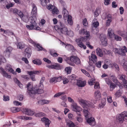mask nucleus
Returning a JSON list of instances; mask_svg holds the SVG:
<instances>
[{
  "instance_id": "14",
  "label": "nucleus",
  "mask_w": 127,
  "mask_h": 127,
  "mask_svg": "<svg viewBox=\"0 0 127 127\" xmlns=\"http://www.w3.org/2000/svg\"><path fill=\"white\" fill-rule=\"evenodd\" d=\"M79 33L80 35H85L86 37H89L90 36L89 32L88 31L85 29H83L79 31Z\"/></svg>"
},
{
  "instance_id": "2",
  "label": "nucleus",
  "mask_w": 127,
  "mask_h": 127,
  "mask_svg": "<svg viewBox=\"0 0 127 127\" xmlns=\"http://www.w3.org/2000/svg\"><path fill=\"white\" fill-rule=\"evenodd\" d=\"M38 89L33 88L31 86V84L30 83H28L27 86V88L28 91V93L31 96L32 95H34L36 94H41L44 93V91L43 90V88H41V86H39Z\"/></svg>"
},
{
  "instance_id": "1",
  "label": "nucleus",
  "mask_w": 127,
  "mask_h": 127,
  "mask_svg": "<svg viewBox=\"0 0 127 127\" xmlns=\"http://www.w3.org/2000/svg\"><path fill=\"white\" fill-rule=\"evenodd\" d=\"M32 14L33 16H31L30 18L32 20L31 22L30 25H26V27L29 30H40L41 29L37 25V24L35 21L36 16L37 12V8L35 5L34 4H32Z\"/></svg>"
},
{
  "instance_id": "10",
  "label": "nucleus",
  "mask_w": 127,
  "mask_h": 127,
  "mask_svg": "<svg viewBox=\"0 0 127 127\" xmlns=\"http://www.w3.org/2000/svg\"><path fill=\"white\" fill-rule=\"evenodd\" d=\"M100 38L102 44L104 46H106L107 44V39L106 36L100 34Z\"/></svg>"
},
{
  "instance_id": "19",
  "label": "nucleus",
  "mask_w": 127,
  "mask_h": 127,
  "mask_svg": "<svg viewBox=\"0 0 127 127\" xmlns=\"http://www.w3.org/2000/svg\"><path fill=\"white\" fill-rule=\"evenodd\" d=\"M0 70L1 73L4 77H5L6 78H11V76L8 75L2 68L1 67L0 68Z\"/></svg>"
},
{
  "instance_id": "5",
  "label": "nucleus",
  "mask_w": 127,
  "mask_h": 127,
  "mask_svg": "<svg viewBox=\"0 0 127 127\" xmlns=\"http://www.w3.org/2000/svg\"><path fill=\"white\" fill-rule=\"evenodd\" d=\"M66 62L67 64L72 66H74V63L78 65L80 64L81 62L79 58L74 56H72L67 58Z\"/></svg>"
},
{
  "instance_id": "45",
  "label": "nucleus",
  "mask_w": 127,
  "mask_h": 127,
  "mask_svg": "<svg viewBox=\"0 0 127 127\" xmlns=\"http://www.w3.org/2000/svg\"><path fill=\"white\" fill-rule=\"evenodd\" d=\"M20 119L24 120H31V118L25 116H21L20 117Z\"/></svg>"
},
{
  "instance_id": "22",
  "label": "nucleus",
  "mask_w": 127,
  "mask_h": 127,
  "mask_svg": "<svg viewBox=\"0 0 127 127\" xmlns=\"http://www.w3.org/2000/svg\"><path fill=\"white\" fill-rule=\"evenodd\" d=\"M89 108H84L83 112L86 118L91 117V115L88 111Z\"/></svg>"
},
{
  "instance_id": "38",
  "label": "nucleus",
  "mask_w": 127,
  "mask_h": 127,
  "mask_svg": "<svg viewBox=\"0 0 127 127\" xmlns=\"http://www.w3.org/2000/svg\"><path fill=\"white\" fill-rule=\"evenodd\" d=\"M45 78L44 77H42L41 78L40 81V83L39 84V86H41V88H43L44 86L43 85V83L45 80Z\"/></svg>"
},
{
  "instance_id": "32",
  "label": "nucleus",
  "mask_w": 127,
  "mask_h": 127,
  "mask_svg": "<svg viewBox=\"0 0 127 127\" xmlns=\"http://www.w3.org/2000/svg\"><path fill=\"white\" fill-rule=\"evenodd\" d=\"M30 17L29 18L28 16H25L24 15L23 17V18L21 19L24 22L26 23L28 22L29 21H30V22L32 21V20L30 18Z\"/></svg>"
},
{
  "instance_id": "21",
  "label": "nucleus",
  "mask_w": 127,
  "mask_h": 127,
  "mask_svg": "<svg viewBox=\"0 0 127 127\" xmlns=\"http://www.w3.org/2000/svg\"><path fill=\"white\" fill-rule=\"evenodd\" d=\"M50 101L45 99H42L38 101L37 102L39 104L41 105H44L45 104H48L49 103Z\"/></svg>"
},
{
  "instance_id": "11",
  "label": "nucleus",
  "mask_w": 127,
  "mask_h": 127,
  "mask_svg": "<svg viewBox=\"0 0 127 127\" xmlns=\"http://www.w3.org/2000/svg\"><path fill=\"white\" fill-rule=\"evenodd\" d=\"M89 58L90 62L95 63L97 61V57L94 54H91V56H89Z\"/></svg>"
},
{
  "instance_id": "7",
  "label": "nucleus",
  "mask_w": 127,
  "mask_h": 127,
  "mask_svg": "<svg viewBox=\"0 0 127 127\" xmlns=\"http://www.w3.org/2000/svg\"><path fill=\"white\" fill-rule=\"evenodd\" d=\"M40 71L38 70L33 71H28V74L30 75L31 78L33 81H35L36 80V79L35 78V75L34 74H38L39 72Z\"/></svg>"
},
{
  "instance_id": "15",
  "label": "nucleus",
  "mask_w": 127,
  "mask_h": 127,
  "mask_svg": "<svg viewBox=\"0 0 127 127\" xmlns=\"http://www.w3.org/2000/svg\"><path fill=\"white\" fill-rule=\"evenodd\" d=\"M65 93L64 92H59L58 93L56 94L54 96V97H57L61 95L62 96L61 99L64 101H66L67 100L66 96V95H63V94H64Z\"/></svg>"
},
{
  "instance_id": "55",
  "label": "nucleus",
  "mask_w": 127,
  "mask_h": 127,
  "mask_svg": "<svg viewBox=\"0 0 127 127\" xmlns=\"http://www.w3.org/2000/svg\"><path fill=\"white\" fill-rule=\"evenodd\" d=\"M96 66L98 68H100L101 66V61H98L95 64Z\"/></svg>"
},
{
  "instance_id": "43",
  "label": "nucleus",
  "mask_w": 127,
  "mask_h": 127,
  "mask_svg": "<svg viewBox=\"0 0 127 127\" xmlns=\"http://www.w3.org/2000/svg\"><path fill=\"white\" fill-rule=\"evenodd\" d=\"M71 68L70 67H67L65 68V70L67 72V74H68L70 73L71 71Z\"/></svg>"
},
{
  "instance_id": "30",
  "label": "nucleus",
  "mask_w": 127,
  "mask_h": 127,
  "mask_svg": "<svg viewBox=\"0 0 127 127\" xmlns=\"http://www.w3.org/2000/svg\"><path fill=\"white\" fill-rule=\"evenodd\" d=\"M12 50V48L11 47H9L7 48L6 50L4 52V53L6 54H7L8 56L9 57Z\"/></svg>"
},
{
  "instance_id": "35",
  "label": "nucleus",
  "mask_w": 127,
  "mask_h": 127,
  "mask_svg": "<svg viewBox=\"0 0 127 127\" xmlns=\"http://www.w3.org/2000/svg\"><path fill=\"white\" fill-rule=\"evenodd\" d=\"M17 48L21 49H22L24 48L25 44L22 42H19L18 43Z\"/></svg>"
},
{
  "instance_id": "25",
  "label": "nucleus",
  "mask_w": 127,
  "mask_h": 127,
  "mask_svg": "<svg viewBox=\"0 0 127 127\" xmlns=\"http://www.w3.org/2000/svg\"><path fill=\"white\" fill-rule=\"evenodd\" d=\"M108 33L110 38H112L115 35L113 31L111 28H109L108 29Z\"/></svg>"
},
{
  "instance_id": "24",
  "label": "nucleus",
  "mask_w": 127,
  "mask_h": 127,
  "mask_svg": "<svg viewBox=\"0 0 127 127\" xmlns=\"http://www.w3.org/2000/svg\"><path fill=\"white\" fill-rule=\"evenodd\" d=\"M76 84L79 87H83L86 85V81H82L81 80H77Z\"/></svg>"
},
{
  "instance_id": "62",
  "label": "nucleus",
  "mask_w": 127,
  "mask_h": 127,
  "mask_svg": "<svg viewBox=\"0 0 127 127\" xmlns=\"http://www.w3.org/2000/svg\"><path fill=\"white\" fill-rule=\"evenodd\" d=\"M13 103L14 104L17 106L21 105H22V103L21 102H19L18 101H14Z\"/></svg>"
},
{
  "instance_id": "53",
  "label": "nucleus",
  "mask_w": 127,
  "mask_h": 127,
  "mask_svg": "<svg viewBox=\"0 0 127 127\" xmlns=\"http://www.w3.org/2000/svg\"><path fill=\"white\" fill-rule=\"evenodd\" d=\"M99 25V23L98 22H95L93 23L92 27L96 28Z\"/></svg>"
},
{
  "instance_id": "34",
  "label": "nucleus",
  "mask_w": 127,
  "mask_h": 127,
  "mask_svg": "<svg viewBox=\"0 0 127 127\" xmlns=\"http://www.w3.org/2000/svg\"><path fill=\"white\" fill-rule=\"evenodd\" d=\"M10 110L11 112L13 113H16L19 111L20 109V108L18 107H12L10 109Z\"/></svg>"
},
{
  "instance_id": "16",
  "label": "nucleus",
  "mask_w": 127,
  "mask_h": 127,
  "mask_svg": "<svg viewBox=\"0 0 127 127\" xmlns=\"http://www.w3.org/2000/svg\"><path fill=\"white\" fill-rule=\"evenodd\" d=\"M76 41L77 42V43L78 46L81 48H83L84 49H86V45L83 44L80 38L76 39Z\"/></svg>"
},
{
  "instance_id": "51",
  "label": "nucleus",
  "mask_w": 127,
  "mask_h": 127,
  "mask_svg": "<svg viewBox=\"0 0 127 127\" xmlns=\"http://www.w3.org/2000/svg\"><path fill=\"white\" fill-rule=\"evenodd\" d=\"M115 39L117 41H120L121 40L122 38L120 37L118 35L115 34L114 36Z\"/></svg>"
},
{
  "instance_id": "58",
  "label": "nucleus",
  "mask_w": 127,
  "mask_h": 127,
  "mask_svg": "<svg viewBox=\"0 0 127 127\" xmlns=\"http://www.w3.org/2000/svg\"><path fill=\"white\" fill-rule=\"evenodd\" d=\"M9 100V97L8 96H3V100L5 101H8Z\"/></svg>"
},
{
  "instance_id": "23",
  "label": "nucleus",
  "mask_w": 127,
  "mask_h": 127,
  "mask_svg": "<svg viewBox=\"0 0 127 127\" xmlns=\"http://www.w3.org/2000/svg\"><path fill=\"white\" fill-rule=\"evenodd\" d=\"M120 64L123 66L124 70L127 71V62L124 59H123L121 61Z\"/></svg>"
},
{
  "instance_id": "17",
  "label": "nucleus",
  "mask_w": 127,
  "mask_h": 127,
  "mask_svg": "<svg viewBox=\"0 0 127 127\" xmlns=\"http://www.w3.org/2000/svg\"><path fill=\"white\" fill-rule=\"evenodd\" d=\"M96 100L94 102V103L95 104L96 102V100L100 99L101 97V94L100 91L98 90L96 91L94 94Z\"/></svg>"
},
{
  "instance_id": "8",
  "label": "nucleus",
  "mask_w": 127,
  "mask_h": 127,
  "mask_svg": "<svg viewBox=\"0 0 127 127\" xmlns=\"http://www.w3.org/2000/svg\"><path fill=\"white\" fill-rule=\"evenodd\" d=\"M119 79L122 81L124 84V86L127 90V77L125 75H119Z\"/></svg>"
},
{
  "instance_id": "31",
  "label": "nucleus",
  "mask_w": 127,
  "mask_h": 127,
  "mask_svg": "<svg viewBox=\"0 0 127 127\" xmlns=\"http://www.w3.org/2000/svg\"><path fill=\"white\" fill-rule=\"evenodd\" d=\"M63 14L64 18L67 17L68 15V11L66 10V8H63Z\"/></svg>"
},
{
  "instance_id": "36",
  "label": "nucleus",
  "mask_w": 127,
  "mask_h": 127,
  "mask_svg": "<svg viewBox=\"0 0 127 127\" xmlns=\"http://www.w3.org/2000/svg\"><path fill=\"white\" fill-rule=\"evenodd\" d=\"M122 93V91L119 90L116 92L115 94V95L117 97H119L121 96Z\"/></svg>"
},
{
  "instance_id": "39",
  "label": "nucleus",
  "mask_w": 127,
  "mask_h": 127,
  "mask_svg": "<svg viewBox=\"0 0 127 127\" xmlns=\"http://www.w3.org/2000/svg\"><path fill=\"white\" fill-rule=\"evenodd\" d=\"M34 46H35L37 48V50L38 51H40L42 50V47L40 46V44L38 43L35 44Z\"/></svg>"
},
{
  "instance_id": "47",
  "label": "nucleus",
  "mask_w": 127,
  "mask_h": 127,
  "mask_svg": "<svg viewBox=\"0 0 127 127\" xmlns=\"http://www.w3.org/2000/svg\"><path fill=\"white\" fill-rule=\"evenodd\" d=\"M82 71L85 75L88 77L90 76V74L87 71H86L84 69H82L81 70Z\"/></svg>"
},
{
  "instance_id": "44",
  "label": "nucleus",
  "mask_w": 127,
  "mask_h": 127,
  "mask_svg": "<svg viewBox=\"0 0 127 127\" xmlns=\"http://www.w3.org/2000/svg\"><path fill=\"white\" fill-rule=\"evenodd\" d=\"M66 35H67L69 36H70L72 37L74 35V33L71 30L68 31V30L67 32V34H66Z\"/></svg>"
},
{
  "instance_id": "50",
  "label": "nucleus",
  "mask_w": 127,
  "mask_h": 127,
  "mask_svg": "<svg viewBox=\"0 0 127 127\" xmlns=\"http://www.w3.org/2000/svg\"><path fill=\"white\" fill-rule=\"evenodd\" d=\"M17 14L21 19H23V17L24 16L23 13L20 10H19Z\"/></svg>"
},
{
  "instance_id": "18",
  "label": "nucleus",
  "mask_w": 127,
  "mask_h": 127,
  "mask_svg": "<svg viewBox=\"0 0 127 127\" xmlns=\"http://www.w3.org/2000/svg\"><path fill=\"white\" fill-rule=\"evenodd\" d=\"M25 56L27 57L28 58H29L32 54L31 49L30 48H27L25 49Z\"/></svg>"
},
{
  "instance_id": "20",
  "label": "nucleus",
  "mask_w": 127,
  "mask_h": 127,
  "mask_svg": "<svg viewBox=\"0 0 127 127\" xmlns=\"http://www.w3.org/2000/svg\"><path fill=\"white\" fill-rule=\"evenodd\" d=\"M73 110L75 112H79L81 110V108L77 106L76 103H74L72 105Z\"/></svg>"
},
{
  "instance_id": "33",
  "label": "nucleus",
  "mask_w": 127,
  "mask_h": 127,
  "mask_svg": "<svg viewBox=\"0 0 127 127\" xmlns=\"http://www.w3.org/2000/svg\"><path fill=\"white\" fill-rule=\"evenodd\" d=\"M33 63L37 65H40L41 64L42 62L39 59H37L33 60Z\"/></svg>"
},
{
  "instance_id": "52",
  "label": "nucleus",
  "mask_w": 127,
  "mask_h": 127,
  "mask_svg": "<svg viewBox=\"0 0 127 127\" xmlns=\"http://www.w3.org/2000/svg\"><path fill=\"white\" fill-rule=\"evenodd\" d=\"M50 54L51 55L54 57H56L59 55L58 53L55 52H53L52 51H50Z\"/></svg>"
},
{
  "instance_id": "59",
  "label": "nucleus",
  "mask_w": 127,
  "mask_h": 127,
  "mask_svg": "<svg viewBox=\"0 0 127 127\" xmlns=\"http://www.w3.org/2000/svg\"><path fill=\"white\" fill-rule=\"evenodd\" d=\"M83 24L84 26H86L88 24V23L86 18H85L83 20Z\"/></svg>"
},
{
  "instance_id": "26",
  "label": "nucleus",
  "mask_w": 127,
  "mask_h": 127,
  "mask_svg": "<svg viewBox=\"0 0 127 127\" xmlns=\"http://www.w3.org/2000/svg\"><path fill=\"white\" fill-rule=\"evenodd\" d=\"M96 52L97 55L100 57H102L103 53L102 50L99 48L98 47L96 49Z\"/></svg>"
},
{
  "instance_id": "48",
  "label": "nucleus",
  "mask_w": 127,
  "mask_h": 127,
  "mask_svg": "<svg viewBox=\"0 0 127 127\" xmlns=\"http://www.w3.org/2000/svg\"><path fill=\"white\" fill-rule=\"evenodd\" d=\"M62 79L63 80V83L64 84H66L69 82V81L65 77L62 78Z\"/></svg>"
},
{
  "instance_id": "40",
  "label": "nucleus",
  "mask_w": 127,
  "mask_h": 127,
  "mask_svg": "<svg viewBox=\"0 0 127 127\" xmlns=\"http://www.w3.org/2000/svg\"><path fill=\"white\" fill-rule=\"evenodd\" d=\"M100 12V10L99 9H96L95 12L94 17H97L99 15Z\"/></svg>"
},
{
  "instance_id": "61",
  "label": "nucleus",
  "mask_w": 127,
  "mask_h": 127,
  "mask_svg": "<svg viewBox=\"0 0 127 127\" xmlns=\"http://www.w3.org/2000/svg\"><path fill=\"white\" fill-rule=\"evenodd\" d=\"M41 121L45 123L47 122H50L49 120L47 118L44 117L41 119Z\"/></svg>"
},
{
  "instance_id": "57",
  "label": "nucleus",
  "mask_w": 127,
  "mask_h": 127,
  "mask_svg": "<svg viewBox=\"0 0 127 127\" xmlns=\"http://www.w3.org/2000/svg\"><path fill=\"white\" fill-rule=\"evenodd\" d=\"M105 81L106 83L108 85H110L111 83V80L109 78H106L105 79Z\"/></svg>"
},
{
  "instance_id": "29",
  "label": "nucleus",
  "mask_w": 127,
  "mask_h": 127,
  "mask_svg": "<svg viewBox=\"0 0 127 127\" xmlns=\"http://www.w3.org/2000/svg\"><path fill=\"white\" fill-rule=\"evenodd\" d=\"M67 22L70 25H72L73 24V21L72 20V17L70 15H68V16L67 17Z\"/></svg>"
},
{
  "instance_id": "63",
  "label": "nucleus",
  "mask_w": 127,
  "mask_h": 127,
  "mask_svg": "<svg viewBox=\"0 0 127 127\" xmlns=\"http://www.w3.org/2000/svg\"><path fill=\"white\" fill-rule=\"evenodd\" d=\"M19 10L17 9L14 8L12 9V11L14 14H17Z\"/></svg>"
},
{
  "instance_id": "3",
  "label": "nucleus",
  "mask_w": 127,
  "mask_h": 127,
  "mask_svg": "<svg viewBox=\"0 0 127 127\" xmlns=\"http://www.w3.org/2000/svg\"><path fill=\"white\" fill-rule=\"evenodd\" d=\"M79 103L84 108H94L95 106L94 103L92 102L86 100L81 98L78 99Z\"/></svg>"
},
{
  "instance_id": "9",
  "label": "nucleus",
  "mask_w": 127,
  "mask_h": 127,
  "mask_svg": "<svg viewBox=\"0 0 127 127\" xmlns=\"http://www.w3.org/2000/svg\"><path fill=\"white\" fill-rule=\"evenodd\" d=\"M87 122L88 124L92 126H95L96 124L95 119L91 117L86 118Z\"/></svg>"
},
{
  "instance_id": "27",
  "label": "nucleus",
  "mask_w": 127,
  "mask_h": 127,
  "mask_svg": "<svg viewBox=\"0 0 127 127\" xmlns=\"http://www.w3.org/2000/svg\"><path fill=\"white\" fill-rule=\"evenodd\" d=\"M66 121L67 125L69 127H74L75 126L74 124L71 121L66 120Z\"/></svg>"
},
{
  "instance_id": "13",
  "label": "nucleus",
  "mask_w": 127,
  "mask_h": 127,
  "mask_svg": "<svg viewBox=\"0 0 127 127\" xmlns=\"http://www.w3.org/2000/svg\"><path fill=\"white\" fill-rule=\"evenodd\" d=\"M22 112L23 113L32 116L34 114L33 111L27 108H23Z\"/></svg>"
},
{
  "instance_id": "42",
  "label": "nucleus",
  "mask_w": 127,
  "mask_h": 127,
  "mask_svg": "<svg viewBox=\"0 0 127 127\" xmlns=\"http://www.w3.org/2000/svg\"><path fill=\"white\" fill-rule=\"evenodd\" d=\"M5 33L6 34H7L8 35H14V33L11 31L8 30H6Z\"/></svg>"
},
{
  "instance_id": "12",
  "label": "nucleus",
  "mask_w": 127,
  "mask_h": 127,
  "mask_svg": "<svg viewBox=\"0 0 127 127\" xmlns=\"http://www.w3.org/2000/svg\"><path fill=\"white\" fill-rule=\"evenodd\" d=\"M62 80V76L58 77H54L51 78L49 82L51 83H55L57 82H60Z\"/></svg>"
},
{
  "instance_id": "28",
  "label": "nucleus",
  "mask_w": 127,
  "mask_h": 127,
  "mask_svg": "<svg viewBox=\"0 0 127 127\" xmlns=\"http://www.w3.org/2000/svg\"><path fill=\"white\" fill-rule=\"evenodd\" d=\"M53 69H61L62 68V66L60 64L58 63H56L55 64L53 65Z\"/></svg>"
},
{
  "instance_id": "41",
  "label": "nucleus",
  "mask_w": 127,
  "mask_h": 127,
  "mask_svg": "<svg viewBox=\"0 0 127 127\" xmlns=\"http://www.w3.org/2000/svg\"><path fill=\"white\" fill-rule=\"evenodd\" d=\"M112 80L113 82L116 83H118V81L117 80V78L114 75H112L111 76Z\"/></svg>"
},
{
  "instance_id": "4",
  "label": "nucleus",
  "mask_w": 127,
  "mask_h": 127,
  "mask_svg": "<svg viewBox=\"0 0 127 127\" xmlns=\"http://www.w3.org/2000/svg\"><path fill=\"white\" fill-rule=\"evenodd\" d=\"M54 28L56 30L60 31L63 34L66 35L67 34V28L61 22H58V24L54 26Z\"/></svg>"
},
{
  "instance_id": "60",
  "label": "nucleus",
  "mask_w": 127,
  "mask_h": 127,
  "mask_svg": "<svg viewBox=\"0 0 127 127\" xmlns=\"http://www.w3.org/2000/svg\"><path fill=\"white\" fill-rule=\"evenodd\" d=\"M21 77L22 78L26 80H28L29 79V76L27 75H22L21 76Z\"/></svg>"
},
{
  "instance_id": "46",
  "label": "nucleus",
  "mask_w": 127,
  "mask_h": 127,
  "mask_svg": "<svg viewBox=\"0 0 127 127\" xmlns=\"http://www.w3.org/2000/svg\"><path fill=\"white\" fill-rule=\"evenodd\" d=\"M110 85V91H112L115 88L116 85L114 83H111Z\"/></svg>"
},
{
  "instance_id": "54",
  "label": "nucleus",
  "mask_w": 127,
  "mask_h": 127,
  "mask_svg": "<svg viewBox=\"0 0 127 127\" xmlns=\"http://www.w3.org/2000/svg\"><path fill=\"white\" fill-rule=\"evenodd\" d=\"M127 114V111H124L122 112L120 115H121L122 117H123L124 119L125 118V117L126 116Z\"/></svg>"
},
{
  "instance_id": "37",
  "label": "nucleus",
  "mask_w": 127,
  "mask_h": 127,
  "mask_svg": "<svg viewBox=\"0 0 127 127\" xmlns=\"http://www.w3.org/2000/svg\"><path fill=\"white\" fill-rule=\"evenodd\" d=\"M45 114L42 112H38L35 114L34 115L36 117H41L45 116Z\"/></svg>"
},
{
  "instance_id": "6",
  "label": "nucleus",
  "mask_w": 127,
  "mask_h": 127,
  "mask_svg": "<svg viewBox=\"0 0 127 127\" xmlns=\"http://www.w3.org/2000/svg\"><path fill=\"white\" fill-rule=\"evenodd\" d=\"M123 47V49L114 48L113 51L115 53L124 56L126 55V53L127 51V49L125 46H124Z\"/></svg>"
},
{
  "instance_id": "64",
  "label": "nucleus",
  "mask_w": 127,
  "mask_h": 127,
  "mask_svg": "<svg viewBox=\"0 0 127 127\" xmlns=\"http://www.w3.org/2000/svg\"><path fill=\"white\" fill-rule=\"evenodd\" d=\"M108 66L109 67H111L112 66V62L109 61L107 62L106 63Z\"/></svg>"
},
{
  "instance_id": "49",
  "label": "nucleus",
  "mask_w": 127,
  "mask_h": 127,
  "mask_svg": "<svg viewBox=\"0 0 127 127\" xmlns=\"http://www.w3.org/2000/svg\"><path fill=\"white\" fill-rule=\"evenodd\" d=\"M59 12V10L57 8L54 7L53 9L52 13L54 14H58Z\"/></svg>"
},
{
  "instance_id": "56",
  "label": "nucleus",
  "mask_w": 127,
  "mask_h": 127,
  "mask_svg": "<svg viewBox=\"0 0 127 127\" xmlns=\"http://www.w3.org/2000/svg\"><path fill=\"white\" fill-rule=\"evenodd\" d=\"M7 70L9 72H11L14 74H15L16 73V72L11 68L10 67Z\"/></svg>"
}]
</instances>
